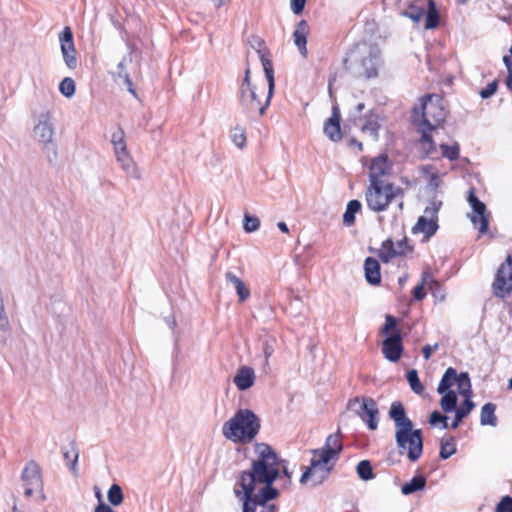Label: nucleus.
Masks as SVG:
<instances>
[{
  "mask_svg": "<svg viewBox=\"0 0 512 512\" xmlns=\"http://www.w3.org/2000/svg\"><path fill=\"white\" fill-rule=\"evenodd\" d=\"M257 459L248 471L240 474L234 494L243 503L242 512H255L257 505H265L278 492L273 483L279 476L280 463L274 450L265 443L256 444Z\"/></svg>",
  "mask_w": 512,
  "mask_h": 512,
  "instance_id": "1",
  "label": "nucleus"
},
{
  "mask_svg": "<svg viewBox=\"0 0 512 512\" xmlns=\"http://www.w3.org/2000/svg\"><path fill=\"white\" fill-rule=\"evenodd\" d=\"M446 119V111L438 95H427L419 100L413 108L412 121L418 126L421 133L420 145L427 156L436 152V143L431 132L437 131Z\"/></svg>",
  "mask_w": 512,
  "mask_h": 512,
  "instance_id": "2",
  "label": "nucleus"
},
{
  "mask_svg": "<svg viewBox=\"0 0 512 512\" xmlns=\"http://www.w3.org/2000/svg\"><path fill=\"white\" fill-rule=\"evenodd\" d=\"M389 416L395 423V440L399 453H406L411 462L417 461L423 451L422 431L413 429V422L406 416L400 402L392 403Z\"/></svg>",
  "mask_w": 512,
  "mask_h": 512,
  "instance_id": "3",
  "label": "nucleus"
},
{
  "mask_svg": "<svg viewBox=\"0 0 512 512\" xmlns=\"http://www.w3.org/2000/svg\"><path fill=\"white\" fill-rule=\"evenodd\" d=\"M264 73L268 82V91L264 96V88L259 91L256 86L240 88V107L250 118L255 119L265 114L274 93L275 80L272 63H264Z\"/></svg>",
  "mask_w": 512,
  "mask_h": 512,
  "instance_id": "4",
  "label": "nucleus"
},
{
  "mask_svg": "<svg viewBox=\"0 0 512 512\" xmlns=\"http://www.w3.org/2000/svg\"><path fill=\"white\" fill-rule=\"evenodd\" d=\"M344 64L355 77H375L381 64L380 50L376 45L359 43L348 53Z\"/></svg>",
  "mask_w": 512,
  "mask_h": 512,
  "instance_id": "5",
  "label": "nucleus"
},
{
  "mask_svg": "<svg viewBox=\"0 0 512 512\" xmlns=\"http://www.w3.org/2000/svg\"><path fill=\"white\" fill-rule=\"evenodd\" d=\"M260 420L249 409H239L222 427L223 436L234 443L251 442L258 434Z\"/></svg>",
  "mask_w": 512,
  "mask_h": 512,
  "instance_id": "6",
  "label": "nucleus"
},
{
  "mask_svg": "<svg viewBox=\"0 0 512 512\" xmlns=\"http://www.w3.org/2000/svg\"><path fill=\"white\" fill-rule=\"evenodd\" d=\"M402 196V188L391 183L375 181L369 184L365 193L367 206L374 212L386 210L393 199Z\"/></svg>",
  "mask_w": 512,
  "mask_h": 512,
  "instance_id": "7",
  "label": "nucleus"
},
{
  "mask_svg": "<svg viewBox=\"0 0 512 512\" xmlns=\"http://www.w3.org/2000/svg\"><path fill=\"white\" fill-rule=\"evenodd\" d=\"M32 137L43 148L54 144L55 124L51 110L46 109L34 115Z\"/></svg>",
  "mask_w": 512,
  "mask_h": 512,
  "instance_id": "8",
  "label": "nucleus"
},
{
  "mask_svg": "<svg viewBox=\"0 0 512 512\" xmlns=\"http://www.w3.org/2000/svg\"><path fill=\"white\" fill-rule=\"evenodd\" d=\"M442 207V201L432 199L424 210V214L420 216L412 228L414 234L422 233L426 239L432 237L438 230V213Z\"/></svg>",
  "mask_w": 512,
  "mask_h": 512,
  "instance_id": "9",
  "label": "nucleus"
},
{
  "mask_svg": "<svg viewBox=\"0 0 512 512\" xmlns=\"http://www.w3.org/2000/svg\"><path fill=\"white\" fill-rule=\"evenodd\" d=\"M348 407L355 412L371 430L378 427V407L374 399L370 397L354 398L349 401Z\"/></svg>",
  "mask_w": 512,
  "mask_h": 512,
  "instance_id": "10",
  "label": "nucleus"
},
{
  "mask_svg": "<svg viewBox=\"0 0 512 512\" xmlns=\"http://www.w3.org/2000/svg\"><path fill=\"white\" fill-rule=\"evenodd\" d=\"M492 287L494 295L499 298H505L512 292V257L510 255L498 268Z\"/></svg>",
  "mask_w": 512,
  "mask_h": 512,
  "instance_id": "11",
  "label": "nucleus"
},
{
  "mask_svg": "<svg viewBox=\"0 0 512 512\" xmlns=\"http://www.w3.org/2000/svg\"><path fill=\"white\" fill-rule=\"evenodd\" d=\"M331 469L332 466H329V463H323L320 461V457L313 454L310 466L301 476L300 482L301 484H305L311 480L312 486L320 485L328 477Z\"/></svg>",
  "mask_w": 512,
  "mask_h": 512,
  "instance_id": "12",
  "label": "nucleus"
},
{
  "mask_svg": "<svg viewBox=\"0 0 512 512\" xmlns=\"http://www.w3.org/2000/svg\"><path fill=\"white\" fill-rule=\"evenodd\" d=\"M59 42L65 65L71 70L76 69L78 65V58L74 45L73 33L70 27L66 26L60 33Z\"/></svg>",
  "mask_w": 512,
  "mask_h": 512,
  "instance_id": "13",
  "label": "nucleus"
},
{
  "mask_svg": "<svg viewBox=\"0 0 512 512\" xmlns=\"http://www.w3.org/2000/svg\"><path fill=\"white\" fill-rule=\"evenodd\" d=\"M343 449V444L341 441V433L340 431L329 435L326 438L325 445L313 451V454L320 457V461L323 463H329L331 460L336 461L338 459V455Z\"/></svg>",
  "mask_w": 512,
  "mask_h": 512,
  "instance_id": "14",
  "label": "nucleus"
},
{
  "mask_svg": "<svg viewBox=\"0 0 512 512\" xmlns=\"http://www.w3.org/2000/svg\"><path fill=\"white\" fill-rule=\"evenodd\" d=\"M430 0H398L400 14L418 23L425 15Z\"/></svg>",
  "mask_w": 512,
  "mask_h": 512,
  "instance_id": "15",
  "label": "nucleus"
},
{
  "mask_svg": "<svg viewBox=\"0 0 512 512\" xmlns=\"http://www.w3.org/2000/svg\"><path fill=\"white\" fill-rule=\"evenodd\" d=\"M410 250L411 248L409 247L406 238H402L397 241L388 239L383 242L379 250V257L383 262L388 263L392 258L405 255L406 252Z\"/></svg>",
  "mask_w": 512,
  "mask_h": 512,
  "instance_id": "16",
  "label": "nucleus"
},
{
  "mask_svg": "<svg viewBox=\"0 0 512 512\" xmlns=\"http://www.w3.org/2000/svg\"><path fill=\"white\" fill-rule=\"evenodd\" d=\"M24 486L35 487L36 492L40 493L42 501L45 500L43 493V481L41 477V471L39 465L34 461H29L22 471L21 475Z\"/></svg>",
  "mask_w": 512,
  "mask_h": 512,
  "instance_id": "17",
  "label": "nucleus"
},
{
  "mask_svg": "<svg viewBox=\"0 0 512 512\" xmlns=\"http://www.w3.org/2000/svg\"><path fill=\"white\" fill-rule=\"evenodd\" d=\"M353 123L362 133L369 135L373 141L378 140L379 129L381 127L378 115L372 111H369L367 114L363 115V117L353 115Z\"/></svg>",
  "mask_w": 512,
  "mask_h": 512,
  "instance_id": "18",
  "label": "nucleus"
},
{
  "mask_svg": "<svg viewBox=\"0 0 512 512\" xmlns=\"http://www.w3.org/2000/svg\"><path fill=\"white\" fill-rule=\"evenodd\" d=\"M467 200L472 208V212L469 215L470 221L476 222L475 217H477V215H480V220L482 221L481 235L486 234L488 232L490 218V214L487 212L486 205L476 197L473 189L469 190Z\"/></svg>",
  "mask_w": 512,
  "mask_h": 512,
  "instance_id": "19",
  "label": "nucleus"
},
{
  "mask_svg": "<svg viewBox=\"0 0 512 512\" xmlns=\"http://www.w3.org/2000/svg\"><path fill=\"white\" fill-rule=\"evenodd\" d=\"M403 352L402 337L399 331L387 336L382 342V353L390 362L400 359Z\"/></svg>",
  "mask_w": 512,
  "mask_h": 512,
  "instance_id": "20",
  "label": "nucleus"
},
{
  "mask_svg": "<svg viewBox=\"0 0 512 512\" xmlns=\"http://www.w3.org/2000/svg\"><path fill=\"white\" fill-rule=\"evenodd\" d=\"M323 131L330 140L334 142L341 140L342 133L340 128V110L337 105L332 107V115L325 122Z\"/></svg>",
  "mask_w": 512,
  "mask_h": 512,
  "instance_id": "21",
  "label": "nucleus"
},
{
  "mask_svg": "<svg viewBox=\"0 0 512 512\" xmlns=\"http://www.w3.org/2000/svg\"><path fill=\"white\" fill-rule=\"evenodd\" d=\"M255 379L254 369L244 365L238 368L233 382L239 390L245 391L254 385Z\"/></svg>",
  "mask_w": 512,
  "mask_h": 512,
  "instance_id": "22",
  "label": "nucleus"
},
{
  "mask_svg": "<svg viewBox=\"0 0 512 512\" xmlns=\"http://www.w3.org/2000/svg\"><path fill=\"white\" fill-rule=\"evenodd\" d=\"M390 171V165L386 156H378L373 159L369 169L370 183L384 182L381 177L387 175Z\"/></svg>",
  "mask_w": 512,
  "mask_h": 512,
  "instance_id": "23",
  "label": "nucleus"
},
{
  "mask_svg": "<svg viewBox=\"0 0 512 512\" xmlns=\"http://www.w3.org/2000/svg\"><path fill=\"white\" fill-rule=\"evenodd\" d=\"M309 34V26L305 20H301L293 33L294 44L298 48L303 57L307 56V36Z\"/></svg>",
  "mask_w": 512,
  "mask_h": 512,
  "instance_id": "24",
  "label": "nucleus"
},
{
  "mask_svg": "<svg viewBox=\"0 0 512 512\" xmlns=\"http://www.w3.org/2000/svg\"><path fill=\"white\" fill-rule=\"evenodd\" d=\"M117 162L120 164L122 170L133 179H140L141 173L127 151L121 152L116 155Z\"/></svg>",
  "mask_w": 512,
  "mask_h": 512,
  "instance_id": "25",
  "label": "nucleus"
},
{
  "mask_svg": "<svg viewBox=\"0 0 512 512\" xmlns=\"http://www.w3.org/2000/svg\"><path fill=\"white\" fill-rule=\"evenodd\" d=\"M365 278L371 285H378L381 281L380 264L372 257H368L364 263Z\"/></svg>",
  "mask_w": 512,
  "mask_h": 512,
  "instance_id": "26",
  "label": "nucleus"
},
{
  "mask_svg": "<svg viewBox=\"0 0 512 512\" xmlns=\"http://www.w3.org/2000/svg\"><path fill=\"white\" fill-rule=\"evenodd\" d=\"M114 80L118 84H124L127 87V90L134 96H136V91L133 87L132 80L130 79L128 72L126 70V59L124 58L119 62L117 66V71L113 73Z\"/></svg>",
  "mask_w": 512,
  "mask_h": 512,
  "instance_id": "27",
  "label": "nucleus"
},
{
  "mask_svg": "<svg viewBox=\"0 0 512 512\" xmlns=\"http://www.w3.org/2000/svg\"><path fill=\"white\" fill-rule=\"evenodd\" d=\"M226 279L232 283L239 296V301L243 302L250 297V291L244 284V282L232 272H227L225 275Z\"/></svg>",
  "mask_w": 512,
  "mask_h": 512,
  "instance_id": "28",
  "label": "nucleus"
},
{
  "mask_svg": "<svg viewBox=\"0 0 512 512\" xmlns=\"http://www.w3.org/2000/svg\"><path fill=\"white\" fill-rule=\"evenodd\" d=\"M249 45L252 49H254L257 52L263 67L266 61L272 63L268 57L269 53L265 46V43L260 37L251 36L249 38Z\"/></svg>",
  "mask_w": 512,
  "mask_h": 512,
  "instance_id": "29",
  "label": "nucleus"
},
{
  "mask_svg": "<svg viewBox=\"0 0 512 512\" xmlns=\"http://www.w3.org/2000/svg\"><path fill=\"white\" fill-rule=\"evenodd\" d=\"M456 379L457 371L454 368L449 367L442 376L437 392L439 394H444L446 391H450V388L456 383Z\"/></svg>",
  "mask_w": 512,
  "mask_h": 512,
  "instance_id": "30",
  "label": "nucleus"
},
{
  "mask_svg": "<svg viewBox=\"0 0 512 512\" xmlns=\"http://www.w3.org/2000/svg\"><path fill=\"white\" fill-rule=\"evenodd\" d=\"M495 410H496V405L493 403H486L485 405H483V407L481 409V414H480L481 425H483V426L490 425L493 427L496 426L497 418L495 416Z\"/></svg>",
  "mask_w": 512,
  "mask_h": 512,
  "instance_id": "31",
  "label": "nucleus"
},
{
  "mask_svg": "<svg viewBox=\"0 0 512 512\" xmlns=\"http://www.w3.org/2000/svg\"><path fill=\"white\" fill-rule=\"evenodd\" d=\"M426 486V479L422 475L413 477L409 482L404 484L401 488L403 495H410L417 491H421Z\"/></svg>",
  "mask_w": 512,
  "mask_h": 512,
  "instance_id": "32",
  "label": "nucleus"
},
{
  "mask_svg": "<svg viewBox=\"0 0 512 512\" xmlns=\"http://www.w3.org/2000/svg\"><path fill=\"white\" fill-rule=\"evenodd\" d=\"M456 383L458 385L459 394L465 397L466 399H471L472 387L468 373L462 372L459 375L457 374Z\"/></svg>",
  "mask_w": 512,
  "mask_h": 512,
  "instance_id": "33",
  "label": "nucleus"
},
{
  "mask_svg": "<svg viewBox=\"0 0 512 512\" xmlns=\"http://www.w3.org/2000/svg\"><path fill=\"white\" fill-rule=\"evenodd\" d=\"M111 143L113 144L115 155L127 151L125 133L122 128L117 127L116 130L112 133Z\"/></svg>",
  "mask_w": 512,
  "mask_h": 512,
  "instance_id": "34",
  "label": "nucleus"
},
{
  "mask_svg": "<svg viewBox=\"0 0 512 512\" xmlns=\"http://www.w3.org/2000/svg\"><path fill=\"white\" fill-rule=\"evenodd\" d=\"M362 205L358 200H351L348 202L346 211L343 215V223L346 226H351L355 222V214L360 211Z\"/></svg>",
  "mask_w": 512,
  "mask_h": 512,
  "instance_id": "35",
  "label": "nucleus"
},
{
  "mask_svg": "<svg viewBox=\"0 0 512 512\" xmlns=\"http://www.w3.org/2000/svg\"><path fill=\"white\" fill-rule=\"evenodd\" d=\"M457 395L453 390L446 391L441 400L440 406L444 412H452L456 409Z\"/></svg>",
  "mask_w": 512,
  "mask_h": 512,
  "instance_id": "36",
  "label": "nucleus"
},
{
  "mask_svg": "<svg viewBox=\"0 0 512 512\" xmlns=\"http://www.w3.org/2000/svg\"><path fill=\"white\" fill-rule=\"evenodd\" d=\"M426 14V22H425V28L426 29H434L438 25L439 21V15L437 12V9L435 7V4L432 0L429 1V5L425 11Z\"/></svg>",
  "mask_w": 512,
  "mask_h": 512,
  "instance_id": "37",
  "label": "nucleus"
},
{
  "mask_svg": "<svg viewBox=\"0 0 512 512\" xmlns=\"http://www.w3.org/2000/svg\"><path fill=\"white\" fill-rule=\"evenodd\" d=\"M63 457L67 464H71V470L76 474V466L79 458V453L76 445L70 443L69 447L63 450Z\"/></svg>",
  "mask_w": 512,
  "mask_h": 512,
  "instance_id": "38",
  "label": "nucleus"
},
{
  "mask_svg": "<svg viewBox=\"0 0 512 512\" xmlns=\"http://www.w3.org/2000/svg\"><path fill=\"white\" fill-rule=\"evenodd\" d=\"M230 138L235 146H237L239 149H243L245 147L246 131L243 127L236 125L234 128H232Z\"/></svg>",
  "mask_w": 512,
  "mask_h": 512,
  "instance_id": "39",
  "label": "nucleus"
},
{
  "mask_svg": "<svg viewBox=\"0 0 512 512\" xmlns=\"http://www.w3.org/2000/svg\"><path fill=\"white\" fill-rule=\"evenodd\" d=\"M107 498L111 505H121L124 499L121 487L118 484L111 485L107 492Z\"/></svg>",
  "mask_w": 512,
  "mask_h": 512,
  "instance_id": "40",
  "label": "nucleus"
},
{
  "mask_svg": "<svg viewBox=\"0 0 512 512\" xmlns=\"http://www.w3.org/2000/svg\"><path fill=\"white\" fill-rule=\"evenodd\" d=\"M59 91L66 98H71L76 91L74 80L70 77H65L59 84Z\"/></svg>",
  "mask_w": 512,
  "mask_h": 512,
  "instance_id": "41",
  "label": "nucleus"
},
{
  "mask_svg": "<svg viewBox=\"0 0 512 512\" xmlns=\"http://www.w3.org/2000/svg\"><path fill=\"white\" fill-rule=\"evenodd\" d=\"M356 471H357L358 476L362 480L367 481V480H371L374 477L373 471H372V466L368 460L360 461L356 467Z\"/></svg>",
  "mask_w": 512,
  "mask_h": 512,
  "instance_id": "42",
  "label": "nucleus"
},
{
  "mask_svg": "<svg viewBox=\"0 0 512 512\" xmlns=\"http://www.w3.org/2000/svg\"><path fill=\"white\" fill-rule=\"evenodd\" d=\"M456 452V447L452 437L449 439H443L440 445V457L442 459H448Z\"/></svg>",
  "mask_w": 512,
  "mask_h": 512,
  "instance_id": "43",
  "label": "nucleus"
},
{
  "mask_svg": "<svg viewBox=\"0 0 512 512\" xmlns=\"http://www.w3.org/2000/svg\"><path fill=\"white\" fill-rule=\"evenodd\" d=\"M407 381L410 385V388L412 389V391L414 393L421 394L423 392L424 387L419 380L418 372L416 370L412 369V370L408 371Z\"/></svg>",
  "mask_w": 512,
  "mask_h": 512,
  "instance_id": "44",
  "label": "nucleus"
},
{
  "mask_svg": "<svg viewBox=\"0 0 512 512\" xmlns=\"http://www.w3.org/2000/svg\"><path fill=\"white\" fill-rule=\"evenodd\" d=\"M440 149L442 155L451 161L456 160L459 157L460 148L457 143L453 145H446L442 143L440 144Z\"/></svg>",
  "mask_w": 512,
  "mask_h": 512,
  "instance_id": "45",
  "label": "nucleus"
},
{
  "mask_svg": "<svg viewBox=\"0 0 512 512\" xmlns=\"http://www.w3.org/2000/svg\"><path fill=\"white\" fill-rule=\"evenodd\" d=\"M428 282H430L431 284H436L431 279L429 273H424L422 275V282L413 289V296L416 300H422L425 297L426 294L424 292V285L427 284Z\"/></svg>",
  "mask_w": 512,
  "mask_h": 512,
  "instance_id": "46",
  "label": "nucleus"
},
{
  "mask_svg": "<svg viewBox=\"0 0 512 512\" xmlns=\"http://www.w3.org/2000/svg\"><path fill=\"white\" fill-rule=\"evenodd\" d=\"M474 408L475 403L471 399L465 398L464 403L459 408L455 409L458 420H463Z\"/></svg>",
  "mask_w": 512,
  "mask_h": 512,
  "instance_id": "47",
  "label": "nucleus"
},
{
  "mask_svg": "<svg viewBox=\"0 0 512 512\" xmlns=\"http://www.w3.org/2000/svg\"><path fill=\"white\" fill-rule=\"evenodd\" d=\"M260 221L255 216H250L248 214L244 217V230L248 233L254 232L259 229Z\"/></svg>",
  "mask_w": 512,
  "mask_h": 512,
  "instance_id": "48",
  "label": "nucleus"
},
{
  "mask_svg": "<svg viewBox=\"0 0 512 512\" xmlns=\"http://www.w3.org/2000/svg\"><path fill=\"white\" fill-rule=\"evenodd\" d=\"M423 171L426 175L429 176V185L433 188H437L441 184L440 177L437 175L436 170L431 166H426L423 168Z\"/></svg>",
  "mask_w": 512,
  "mask_h": 512,
  "instance_id": "49",
  "label": "nucleus"
},
{
  "mask_svg": "<svg viewBox=\"0 0 512 512\" xmlns=\"http://www.w3.org/2000/svg\"><path fill=\"white\" fill-rule=\"evenodd\" d=\"M447 420H448V418L446 416H443L438 411H434L430 415L429 423L432 426H436L437 424H441V429H446L448 427Z\"/></svg>",
  "mask_w": 512,
  "mask_h": 512,
  "instance_id": "50",
  "label": "nucleus"
},
{
  "mask_svg": "<svg viewBox=\"0 0 512 512\" xmlns=\"http://www.w3.org/2000/svg\"><path fill=\"white\" fill-rule=\"evenodd\" d=\"M275 343L276 340L274 338L265 339L263 342V354L265 357L266 364H268L269 358L273 355L275 351Z\"/></svg>",
  "mask_w": 512,
  "mask_h": 512,
  "instance_id": "51",
  "label": "nucleus"
},
{
  "mask_svg": "<svg viewBox=\"0 0 512 512\" xmlns=\"http://www.w3.org/2000/svg\"><path fill=\"white\" fill-rule=\"evenodd\" d=\"M396 327H397V320H396V318L391 316V315H387L386 318H385V324L381 328V333L382 334H388L390 331H394L395 332V331H397Z\"/></svg>",
  "mask_w": 512,
  "mask_h": 512,
  "instance_id": "52",
  "label": "nucleus"
},
{
  "mask_svg": "<svg viewBox=\"0 0 512 512\" xmlns=\"http://www.w3.org/2000/svg\"><path fill=\"white\" fill-rule=\"evenodd\" d=\"M496 512H512V497L504 496L498 503Z\"/></svg>",
  "mask_w": 512,
  "mask_h": 512,
  "instance_id": "53",
  "label": "nucleus"
},
{
  "mask_svg": "<svg viewBox=\"0 0 512 512\" xmlns=\"http://www.w3.org/2000/svg\"><path fill=\"white\" fill-rule=\"evenodd\" d=\"M9 328V321L5 313L2 295L0 294V330L7 331Z\"/></svg>",
  "mask_w": 512,
  "mask_h": 512,
  "instance_id": "54",
  "label": "nucleus"
},
{
  "mask_svg": "<svg viewBox=\"0 0 512 512\" xmlns=\"http://www.w3.org/2000/svg\"><path fill=\"white\" fill-rule=\"evenodd\" d=\"M496 90H497V82L493 81L480 91V96L483 99H487V98L491 97L496 92Z\"/></svg>",
  "mask_w": 512,
  "mask_h": 512,
  "instance_id": "55",
  "label": "nucleus"
},
{
  "mask_svg": "<svg viewBox=\"0 0 512 512\" xmlns=\"http://www.w3.org/2000/svg\"><path fill=\"white\" fill-rule=\"evenodd\" d=\"M306 0H291V10L294 14L299 15L305 6Z\"/></svg>",
  "mask_w": 512,
  "mask_h": 512,
  "instance_id": "56",
  "label": "nucleus"
},
{
  "mask_svg": "<svg viewBox=\"0 0 512 512\" xmlns=\"http://www.w3.org/2000/svg\"><path fill=\"white\" fill-rule=\"evenodd\" d=\"M438 348V344H435L434 346L431 345H425L422 349L424 358L428 360L431 357V354L434 350Z\"/></svg>",
  "mask_w": 512,
  "mask_h": 512,
  "instance_id": "57",
  "label": "nucleus"
},
{
  "mask_svg": "<svg viewBox=\"0 0 512 512\" xmlns=\"http://www.w3.org/2000/svg\"><path fill=\"white\" fill-rule=\"evenodd\" d=\"M253 85L251 84V80H250V68L247 67L246 70H245V76H244V79L241 83V86L240 88H244L246 89L247 87H252Z\"/></svg>",
  "mask_w": 512,
  "mask_h": 512,
  "instance_id": "58",
  "label": "nucleus"
},
{
  "mask_svg": "<svg viewBox=\"0 0 512 512\" xmlns=\"http://www.w3.org/2000/svg\"><path fill=\"white\" fill-rule=\"evenodd\" d=\"M364 108H365L364 103L357 104L355 109L350 113L349 119L351 121H353V115H356L357 117H363V115H361V113L364 110Z\"/></svg>",
  "mask_w": 512,
  "mask_h": 512,
  "instance_id": "59",
  "label": "nucleus"
},
{
  "mask_svg": "<svg viewBox=\"0 0 512 512\" xmlns=\"http://www.w3.org/2000/svg\"><path fill=\"white\" fill-rule=\"evenodd\" d=\"M503 62L506 66L508 75H511L512 74V58L510 56L505 55L503 57Z\"/></svg>",
  "mask_w": 512,
  "mask_h": 512,
  "instance_id": "60",
  "label": "nucleus"
},
{
  "mask_svg": "<svg viewBox=\"0 0 512 512\" xmlns=\"http://www.w3.org/2000/svg\"><path fill=\"white\" fill-rule=\"evenodd\" d=\"M94 512H114L111 507L106 505L104 502L98 504Z\"/></svg>",
  "mask_w": 512,
  "mask_h": 512,
  "instance_id": "61",
  "label": "nucleus"
},
{
  "mask_svg": "<svg viewBox=\"0 0 512 512\" xmlns=\"http://www.w3.org/2000/svg\"><path fill=\"white\" fill-rule=\"evenodd\" d=\"M475 220H476V222H472V224H473L474 228H476L479 231V234L481 235L482 221L480 220V215H477V217H475Z\"/></svg>",
  "mask_w": 512,
  "mask_h": 512,
  "instance_id": "62",
  "label": "nucleus"
},
{
  "mask_svg": "<svg viewBox=\"0 0 512 512\" xmlns=\"http://www.w3.org/2000/svg\"><path fill=\"white\" fill-rule=\"evenodd\" d=\"M24 487H25L24 494L27 497L32 496L33 493L36 491L35 487H33V486H24Z\"/></svg>",
  "mask_w": 512,
  "mask_h": 512,
  "instance_id": "63",
  "label": "nucleus"
},
{
  "mask_svg": "<svg viewBox=\"0 0 512 512\" xmlns=\"http://www.w3.org/2000/svg\"><path fill=\"white\" fill-rule=\"evenodd\" d=\"M506 85L507 88L512 92V74L507 76Z\"/></svg>",
  "mask_w": 512,
  "mask_h": 512,
  "instance_id": "64",
  "label": "nucleus"
}]
</instances>
